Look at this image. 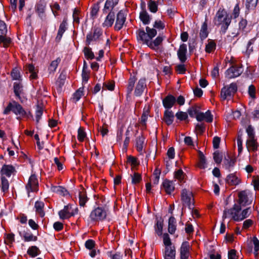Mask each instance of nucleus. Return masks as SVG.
<instances>
[{
  "label": "nucleus",
  "instance_id": "obj_1",
  "mask_svg": "<svg viewBox=\"0 0 259 259\" xmlns=\"http://www.w3.org/2000/svg\"><path fill=\"white\" fill-rule=\"evenodd\" d=\"M11 112L17 116V119L32 117L30 111L26 110L19 103L14 100L8 103L3 111V114L8 115Z\"/></svg>",
  "mask_w": 259,
  "mask_h": 259
},
{
  "label": "nucleus",
  "instance_id": "obj_2",
  "mask_svg": "<svg viewBox=\"0 0 259 259\" xmlns=\"http://www.w3.org/2000/svg\"><path fill=\"white\" fill-rule=\"evenodd\" d=\"M231 22L227 11L223 9H219L213 19V23L217 26H221V31L225 33Z\"/></svg>",
  "mask_w": 259,
  "mask_h": 259
},
{
  "label": "nucleus",
  "instance_id": "obj_3",
  "mask_svg": "<svg viewBox=\"0 0 259 259\" xmlns=\"http://www.w3.org/2000/svg\"><path fill=\"white\" fill-rule=\"evenodd\" d=\"M146 31L144 29H139L137 32V39L143 44L149 46L150 41L157 34V31L154 28L148 26L146 27Z\"/></svg>",
  "mask_w": 259,
  "mask_h": 259
},
{
  "label": "nucleus",
  "instance_id": "obj_4",
  "mask_svg": "<svg viewBox=\"0 0 259 259\" xmlns=\"http://www.w3.org/2000/svg\"><path fill=\"white\" fill-rule=\"evenodd\" d=\"M241 205L235 204L232 208L225 209L224 211L223 218L224 220L227 218L231 219L234 221H240Z\"/></svg>",
  "mask_w": 259,
  "mask_h": 259
},
{
  "label": "nucleus",
  "instance_id": "obj_5",
  "mask_svg": "<svg viewBox=\"0 0 259 259\" xmlns=\"http://www.w3.org/2000/svg\"><path fill=\"white\" fill-rule=\"evenodd\" d=\"M103 31L101 28L94 27L91 31L87 34L85 39V45L87 46L91 45L93 42H97L101 40Z\"/></svg>",
  "mask_w": 259,
  "mask_h": 259
},
{
  "label": "nucleus",
  "instance_id": "obj_6",
  "mask_svg": "<svg viewBox=\"0 0 259 259\" xmlns=\"http://www.w3.org/2000/svg\"><path fill=\"white\" fill-rule=\"evenodd\" d=\"M181 200L183 206L188 207L190 209H193L194 206V199L192 192L186 189L182 190L181 193Z\"/></svg>",
  "mask_w": 259,
  "mask_h": 259
},
{
  "label": "nucleus",
  "instance_id": "obj_7",
  "mask_svg": "<svg viewBox=\"0 0 259 259\" xmlns=\"http://www.w3.org/2000/svg\"><path fill=\"white\" fill-rule=\"evenodd\" d=\"M106 216V210L101 207H98L91 211L90 219L93 222H99L104 220Z\"/></svg>",
  "mask_w": 259,
  "mask_h": 259
},
{
  "label": "nucleus",
  "instance_id": "obj_8",
  "mask_svg": "<svg viewBox=\"0 0 259 259\" xmlns=\"http://www.w3.org/2000/svg\"><path fill=\"white\" fill-rule=\"evenodd\" d=\"M243 71L242 65H232L225 72V76L228 79H232L240 76Z\"/></svg>",
  "mask_w": 259,
  "mask_h": 259
},
{
  "label": "nucleus",
  "instance_id": "obj_9",
  "mask_svg": "<svg viewBox=\"0 0 259 259\" xmlns=\"http://www.w3.org/2000/svg\"><path fill=\"white\" fill-rule=\"evenodd\" d=\"M78 208L72 209V205L68 204L64 206L62 210L59 211V215L61 219L65 220L74 215L77 213Z\"/></svg>",
  "mask_w": 259,
  "mask_h": 259
},
{
  "label": "nucleus",
  "instance_id": "obj_10",
  "mask_svg": "<svg viewBox=\"0 0 259 259\" xmlns=\"http://www.w3.org/2000/svg\"><path fill=\"white\" fill-rule=\"evenodd\" d=\"M237 90V86L235 83H232L228 87L223 88L221 92V97L225 100L228 97L233 95Z\"/></svg>",
  "mask_w": 259,
  "mask_h": 259
},
{
  "label": "nucleus",
  "instance_id": "obj_11",
  "mask_svg": "<svg viewBox=\"0 0 259 259\" xmlns=\"http://www.w3.org/2000/svg\"><path fill=\"white\" fill-rule=\"evenodd\" d=\"M26 189L27 192H36L38 190V182L36 176L33 174L29 177L28 182L26 185Z\"/></svg>",
  "mask_w": 259,
  "mask_h": 259
},
{
  "label": "nucleus",
  "instance_id": "obj_12",
  "mask_svg": "<svg viewBox=\"0 0 259 259\" xmlns=\"http://www.w3.org/2000/svg\"><path fill=\"white\" fill-rule=\"evenodd\" d=\"M126 20V14L124 12L121 10L117 15L116 20L114 26L116 30H120L123 26Z\"/></svg>",
  "mask_w": 259,
  "mask_h": 259
},
{
  "label": "nucleus",
  "instance_id": "obj_13",
  "mask_svg": "<svg viewBox=\"0 0 259 259\" xmlns=\"http://www.w3.org/2000/svg\"><path fill=\"white\" fill-rule=\"evenodd\" d=\"M13 89L15 96L20 102H23L24 91L22 84L19 82H15L14 83Z\"/></svg>",
  "mask_w": 259,
  "mask_h": 259
},
{
  "label": "nucleus",
  "instance_id": "obj_14",
  "mask_svg": "<svg viewBox=\"0 0 259 259\" xmlns=\"http://www.w3.org/2000/svg\"><path fill=\"white\" fill-rule=\"evenodd\" d=\"M161 189H163L167 194H170L175 190V184L172 181L167 179L164 180L162 184Z\"/></svg>",
  "mask_w": 259,
  "mask_h": 259
},
{
  "label": "nucleus",
  "instance_id": "obj_15",
  "mask_svg": "<svg viewBox=\"0 0 259 259\" xmlns=\"http://www.w3.org/2000/svg\"><path fill=\"white\" fill-rule=\"evenodd\" d=\"M236 161V158L228 153L224 158L223 166L226 169L229 170L234 166Z\"/></svg>",
  "mask_w": 259,
  "mask_h": 259
},
{
  "label": "nucleus",
  "instance_id": "obj_16",
  "mask_svg": "<svg viewBox=\"0 0 259 259\" xmlns=\"http://www.w3.org/2000/svg\"><path fill=\"white\" fill-rule=\"evenodd\" d=\"M146 88V80L145 78H141L138 81L136 86L135 95L136 96H140Z\"/></svg>",
  "mask_w": 259,
  "mask_h": 259
},
{
  "label": "nucleus",
  "instance_id": "obj_17",
  "mask_svg": "<svg viewBox=\"0 0 259 259\" xmlns=\"http://www.w3.org/2000/svg\"><path fill=\"white\" fill-rule=\"evenodd\" d=\"M187 52V45L183 44L180 45L178 51L177 55L181 63H184L187 60L186 54Z\"/></svg>",
  "mask_w": 259,
  "mask_h": 259
},
{
  "label": "nucleus",
  "instance_id": "obj_18",
  "mask_svg": "<svg viewBox=\"0 0 259 259\" xmlns=\"http://www.w3.org/2000/svg\"><path fill=\"white\" fill-rule=\"evenodd\" d=\"M190 246L187 241L183 242L180 249L181 259H188L189 256Z\"/></svg>",
  "mask_w": 259,
  "mask_h": 259
},
{
  "label": "nucleus",
  "instance_id": "obj_19",
  "mask_svg": "<svg viewBox=\"0 0 259 259\" xmlns=\"http://www.w3.org/2000/svg\"><path fill=\"white\" fill-rule=\"evenodd\" d=\"M176 102V98L171 95H167L162 100L163 105L166 109L171 108Z\"/></svg>",
  "mask_w": 259,
  "mask_h": 259
},
{
  "label": "nucleus",
  "instance_id": "obj_20",
  "mask_svg": "<svg viewBox=\"0 0 259 259\" xmlns=\"http://www.w3.org/2000/svg\"><path fill=\"white\" fill-rule=\"evenodd\" d=\"M197 120L198 121L204 120L207 122H211L213 120V115L209 110H207L205 113L200 112L197 116Z\"/></svg>",
  "mask_w": 259,
  "mask_h": 259
},
{
  "label": "nucleus",
  "instance_id": "obj_21",
  "mask_svg": "<svg viewBox=\"0 0 259 259\" xmlns=\"http://www.w3.org/2000/svg\"><path fill=\"white\" fill-rule=\"evenodd\" d=\"M46 7V3L44 1L42 0L37 2L35 6V11L41 18H42L45 16Z\"/></svg>",
  "mask_w": 259,
  "mask_h": 259
},
{
  "label": "nucleus",
  "instance_id": "obj_22",
  "mask_svg": "<svg viewBox=\"0 0 259 259\" xmlns=\"http://www.w3.org/2000/svg\"><path fill=\"white\" fill-rule=\"evenodd\" d=\"M249 194V192L247 190L242 191L238 193V202L240 205H245L248 203V196Z\"/></svg>",
  "mask_w": 259,
  "mask_h": 259
},
{
  "label": "nucleus",
  "instance_id": "obj_23",
  "mask_svg": "<svg viewBox=\"0 0 259 259\" xmlns=\"http://www.w3.org/2000/svg\"><path fill=\"white\" fill-rule=\"evenodd\" d=\"M19 234L25 242L36 241L37 239V237L34 236L30 232L19 231Z\"/></svg>",
  "mask_w": 259,
  "mask_h": 259
},
{
  "label": "nucleus",
  "instance_id": "obj_24",
  "mask_svg": "<svg viewBox=\"0 0 259 259\" xmlns=\"http://www.w3.org/2000/svg\"><path fill=\"white\" fill-rule=\"evenodd\" d=\"M163 255L164 259H175L176 249L175 246L165 247Z\"/></svg>",
  "mask_w": 259,
  "mask_h": 259
},
{
  "label": "nucleus",
  "instance_id": "obj_25",
  "mask_svg": "<svg viewBox=\"0 0 259 259\" xmlns=\"http://www.w3.org/2000/svg\"><path fill=\"white\" fill-rule=\"evenodd\" d=\"M15 171V168L13 166L5 164L3 166L1 172L2 176L5 175L8 177H10Z\"/></svg>",
  "mask_w": 259,
  "mask_h": 259
},
{
  "label": "nucleus",
  "instance_id": "obj_26",
  "mask_svg": "<svg viewBox=\"0 0 259 259\" xmlns=\"http://www.w3.org/2000/svg\"><path fill=\"white\" fill-rule=\"evenodd\" d=\"M44 203L42 201H37L35 203L34 207L35 211L41 218L44 217L45 215V212L44 210Z\"/></svg>",
  "mask_w": 259,
  "mask_h": 259
},
{
  "label": "nucleus",
  "instance_id": "obj_27",
  "mask_svg": "<svg viewBox=\"0 0 259 259\" xmlns=\"http://www.w3.org/2000/svg\"><path fill=\"white\" fill-rule=\"evenodd\" d=\"M174 115L171 111L166 110L164 113L163 120L167 124L169 125L171 124L174 121Z\"/></svg>",
  "mask_w": 259,
  "mask_h": 259
},
{
  "label": "nucleus",
  "instance_id": "obj_28",
  "mask_svg": "<svg viewBox=\"0 0 259 259\" xmlns=\"http://www.w3.org/2000/svg\"><path fill=\"white\" fill-rule=\"evenodd\" d=\"M246 147L248 151H256L257 149V143L256 140L248 139L246 141Z\"/></svg>",
  "mask_w": 259,
  "mask_h": 259
},
{
  "label": "nucleus",
  "instance_id": "obj_29",
  "mask_svg": "<svg viewBox=\"0 0 259 259\" xmlns=\"http://www.w3.org/2000/svg\"><path fill=\"white\" fill-rule=\"evenodd\" d=\"M177 228V222L176 219L171 216L168 220V231L171 234H173L175 233Z\"/></svg>",
  "mask_w": 259,
  "mask_h": 259
},
{
  "label": "nucleus",
  "instance_id": "obj_30",
  "mask_svg": "<svg viewBox=\"0 0 259 259\" xmlns=\"http://www.w3.org/2000/svg\"><path fill=\"white\" fill-rule=\"evenodd\" d=\"M66 19H64L62 23L60 24L57 35L56 37V39L58 41H60L62 37L63 34L66 29Z\"/></svg>",
  "mask_w": 259,
  "mask_h": 259
},
{
  "label": "nucleus",
  "instance_id": "obj_31",
  "mask_svg": "<svg viewBox=\"0 0 259 259\" xmlns=\"http://www.w3.org/2000/svg\"><path fill=\"white\" fill-rule=\"evenodd\" d=\"M186 176V174L181 169H179L174 172V178L178 180L180 184L185 182Z\"/></svg>",
  "mask_w": 259,
  "mask_h": 259
},
{
  "label": "nucleus",
  "instance_id": "obj_32",
  "mask_svg": "<svg viewBox=\"0 0 259 259\" xmlns=\"http://www.w3.org/2000/svg\"><path fill=\"white\" fill-rule=\"evenodd\" d=\"M227 182L232 186L237 185L240 183V180L234 174H230L227 177Z\"/></svg>",
  "mask_w": 259,
  "mask_h": 259
},
{
  "label": "nucleus",
  "instance_id": "obj_33",
  "mask_svg": "<svg viewBox=\"0 0 259 259\" xmlns=\"http://www.w3.org/2000/svg\"><path fill=\"white\" fill-rule=\"evenodd\" d=\"M163 40L161 36H158L154 40H151L149 45V47L152 49L156 50L158 47L160 45Z\"/></svg>",
  "mask_w": 259,
  "mask_h": 259
},
{
  "label": "nucleus",
  "instance_id": "obj_34",
  "mask_svg": "<svg viewBox=\"0 0 259 259\" xmlns=\"http://www.w3.org/2000/svg\"><path fill=\"white\" fill-rule=\"evenodd\" d=\"M61 59L60 57L57 58L56 60L52 61L49 67H48V71L50 73H54L57 67L58 66V65L61 62Z\"/></svg>",
  "mask_w": 259,
  "mask_h": 259
},
{
  "label": "nucleus",
  "instance_id": "obj_35",
  "mask_svg": "<svg viewBox=\"0 0 259 259\" xmlns=\"http://www.w3.org/2000/svg\"><path fill=\"white\" fill-rule=\"evenodd\" d=\"M208 32L207 30V20L205 19V21L202 24L200 31L199 35L201 39L206 38L208 36Z\"/></svg>",
  "mask_w": 259,
  "mask_h": 259
},
{
  "label": "nucleus",
  "instance_id": "obj_36",
  "mask_svg": "<svg viewBox=\"0 0 259 259\" xmlns=\"http://www.w3.org/2000/svg\"><path fill=\"white\" fill-rule=\"evenodd\" d=\"M115 16L114 13L110 12L107 16L106 19L103 23L104 26L107 27H111L114 22Z\"/></svg>",
  "mask_w": 259,
  "mask_h": 259
},
{
  "label": "nucleus",
  "instance_id": "obj_37",
  "mask_svg": "<svg viewBox=\"0 0 259 259\" xmlns=\"http://www.w3.org/2000/svg\"><path fill=\"white\" fill-rule=\"evenodd\" d=\"M78 197L80 206H84L88 199L87 196L86 192L83 189H82L81 191H79Z\"/></svg>",
  "mask_w": 259,
  "mask_h": 259
},
{
  "label": "nucleus",
  "instance_id": "obj_38",
  "mask_svg": "<svg viewBox=\"0 0 259 259\" xmlns=\"http://www.w3.org/2000/svg\"><path fill=\"white\" fill-rule=\"evenodd\" d=\"M116 0H107L105 4L104 12L108 13V11L112 10L117 4Z\"/></svg>",
  "mask_w": 259,
  "mask_h": 259
},
{
  "label": "nucleus",
  "instance_id": "obj_39",
  "mask_svg": "<svg viewBox=\"0 0 259 259\" xmlns=\"http://www.w3.org/2000/svg\"><path fill=\"white\" fill-rule=\"evenodd\" d=\"M51 190L54 193L62 195L63 196L67 194V190L63 187L60 186H52Z\"/></svg>",
  "mask_w": 259,
  "mask_h": 259
},
{
  "label": "nucleus",
  "instance_id": "obj_40",
  "mask_svg": "<svg viewBox=\"0 0 259 259\" xmlns=\"http://www.w3.org/2000/svg\"><path fill=\"white\" fill-rule=\"evenodd\" d=\"M28 254L32 257H34L40 253L39 248L36 246H32L27 250Z\"/></svg>",
  "mask_w": 259,
  "mask_h": 259
},
{
  "label": "nucleus",
  "instance_id": "obj_41",
  "mask_svg": "<svg viewBox=\"0 0 259 259\" xmlns=\"http://www.w3.org/2000/svg\"><path fill=\"white\" fill-rule=\"evenodd\" d=\"M140 19L145 25L149 24L151 18L146 11H142L140 14Z\"/></svg>",
  "mask_w": 259,
  "mask_h": 259
},
{
  "label": "nucleus",
  "instance_id": "obj_42",
  "mask_svg": "<svg viewBox=\"0 0 259 259\" xmlns=\"http://www.w3.org/2000/svg\"><path fill=\"white\" fill-rule=\"evenodd\" d=\"M149 111L148 109L144 110L140 121V123L143 128H146V121L149 116Z\"/></svg>",
  "mask_w": 259,
  "mask_h": 259
},
{
  "label": "nucleus",
  "instance_id": "obj_43",
  "mask_svg": "<svg viewBox=\"0 0 259 259\" xmlns=\"http://www.w3.org/2000/svg\"><path fill=\"white\" fill-rule=\"evenodd\" d=\"M11 42V38L7 36L6 34L0 35V44L2 45L3 47H8Z\"/></svg>",
  "mask_w": 259,
  "mask_h": 259
},
{
  "label": "nucleus",
  "instance_id": "obj_44",
  "mask_svg": "<svg viewBox=\"0 0 259 259\" xmlns=\"http://www.w3.org/2000/svg\"><path fill=\"white\" fill-rule=\"evenodd\" d=\"M144 143V137L143 135L139 136L136 139V146L139 152L142 151Z\"/></svg>",
  "mask_w": 259,
  "mask_h": 259
},
{
  "label": "nucleus",
  "instance_id": "obj_45",
  "mask_svg": "<svg viewBox=\"0 0 259 259\" xmlns=\"http://www.w3.org/2000/svg\"><path fill=\"white\" fill-rule=\"evenodd\" d=\"M136 80L137 78L135 76H131L129 78L127 86V92L128 94H131L133 91Z\"/></svg>",
  "mask_w": 259,
  "mask_h": 259
},
{
  "label": "nucleus",
  "instance_id": "obj_46",
  "mask_svg": "<svg viewBox=\"0 0 259 259\" xmlns=\"http://www.w3.org/2000/svg\"><path fill=\"white\" fill-rule=\"evenodd\" d=\"M199 160L198 163V166L200 168L204 169L206 167V159L204 155L201 151L199 152Z\"/></svg>",
  "mask_w": 259,
  "mask_h": 259
},
{
  "label": "nucleus",
  "instance_id": "obj_47",
  "mask_svg": "<svg viewBox=\"0 0 259 259\" xmlns=\"http://www.w3.org/2000/svg\"><path fill=\"white\" fill-rule=\"evenodd\" d=\"M83 95V88H80L73 95L72 98L74 102L78 101Z\"/></svg>",
  "mask_w": 259,
  "mask_h": 259
},
{
  "label": "nucleus",
  "instance_id": "obj_48",
  "mask_svg": "<svg viewBox=\"0 0 259 259\" xmlns=\"http://www.w3.org/2000/svg\"><path fill=\"white\" fill-rule=\"evenodd\" d=\"M9 188V183L8 180L4 176L1 177V188L3 192H7Z\"/></svg>",
  "mask_w": 259,
  "mask_h": 259
},
{
  "label": "nucleus",
  "instance_id": "obj_49",
  "mask_svg": "<svg viewBox=\"0 0 259 259\" xmlns=\"http://www.w3.org/2000/svg\"><path fill=\"white\" fill-rule=\"evenodd\" d=\"M188 112L191 117H196L197 119V116L200 112H199L198 107L192 106L188 109Z\"/></svg>",
  "mask_w": 259,
  "mask_h": 259
},
{
  "label": "nucleus",
  "instance_id": "obj_50",
  "mask_svg": "<svg viewBox=\"0 0 259 259\" xmlns=\"http://www.w3.org/2000/svg\"><path fill=\"white\" fill-rule=\"evenodd\" d=\"M83 53L87 59H93L95 58L94 53L92 52L91 48L87 46L84 48Z\"/></svg>",
  "mask_w": 259,
  "mask_h": 259
},
{
  "label": "nucleus",
  "instance_id": "obj_51",
  "mask_svg": "<svg viewBox=\"0 0 259 259\" xmlns=\"http://www.w3.org/2000/svg\"><path fill=\"white\" fill-rule=\"evenodd\" d=\"M216 47V44L213 40H210L205 47V51L207 53H210L213 52Z\"/></svg>",
  "mask_w": 259,
  "mask_h": 259
},
{
  "label": "nucleus",
  "instance_id": "obj_52",
  "mask_svg": "<svg viewBox=\"0 0 259 259\" xmlns=\"http://www.w3.org/2000/svg\"><path fill=\"white\" fill-rule=\"evenodd\" d=\"M86 137V133L84 129L80 127L78 130L77 139L79 142H83Z\"/></svg>",
  "mask_w": 259,
  "mask_h": 259
},
{
  "label": "nucleus",
  "instance_id": "obj_53",
  "mask_svg": "<svg viewBox=\"0 0 259 259\" xmlns=\"http://www.w3.org/2000/svg\"><path fill=\"white\" fill-rule=\"evenodd\" d=\"M149 10L152 13H156L158 10L157 4L155 2L150 0L148 3Z\"/></svg>",
  "mask_w": 259,
  "mask_h": 259
},
{
  "label": "nucleus",
  "instance_id": "obj_54",
  "mask_svg": "<svg viewBox=\"0 0 259 259\" xmlns=\"http://www.w3.org/2000/svg\"><path fill=\"white\" fill-rule=\"evenodd\" d=\"M114 83L112 81L105 82L103 84L102 91L106 90L113 91L114 89Z\"/></svg>",
  "mask_w": 259,
  "mask_h": 259
},
{
  "label": "nucleus",
  "instance_id": "obj_55",
  "mask_svg": "<svg viewBox=\"0 0 259 259\" xmlns=\"http://www.w3.org/2000/svg\"><path fill=\"white\" fill-rule=\"evenodd\" d=\"M163 243L164 244L165 247L173 246L172 245L171 240H170L168 234L164 233L163 234Z\"/></svg>",
  "mask_w": 259,
  "mask_h": 259
},
{
  "label": "nucleus",
  "instance_id": "obj_56",
  "mask_svg": "<svg viewBox=\"0 0 259 259\" xmlns=\"http://www.w3.org/2000/svg\"><path fill=\"white\" fill-rule=\"evenodd\" d=\"M258 0H246V8L249 10L250 9L254 8L257 4Z\"/></svg>",
  "mask_w": 259,
  "mask_h": 259
},
{
  "label": "nucleus",
  "instance_id": "obj_57",
  "mask_svg": "<svg viewBox=\"0 0 259 259\" xmlns=\"http://www.w3.org/2000/svg\"><path fill=\"white\" fill-rule=\"evenodd\" d=\"M251 213V209L250 207L247 208L240 211V221L249 217Z\"/></svg>",
  "mask_w": 259,
  "mask_h": 259
},
{
  "label": "nucleus",
  "instance_id": "obj_58",
  "mask_svg": "<svg viewBox=\"0 0 259 259\" xmlns=\"http://www.w3.org/2000/svg\"><path fill=\"white\" fill-rule=\"evenodd\" d=\"M165 27L164 23L162 22L160 20H156L153 24V28L156 30V29L160 30H162Z\"/></svg>",
  "mask_w": 259,
  "mask_h": 259
},
{
  "label": "nucleus",
  "instance_id": "obj_59",
  "mask_svg": "<svg viewBox=\"0 0 259 259\" xmlns=\"http://www.w3.org/2000/svg\"><path fill=\"white\" fill-rule=\"evenodd\" d=\"M132 182L133 184H138L142 180L141 175L139 173L135 172L134 175L132 176Z\"/></svg>",
  "mask_w": 259,
  "mask_h": 259
},
{
  "label": "nucleus",
  "instance_id": "obj_60",
  "mask_svg": "<svg viewBox=\"0 0 259 259\" xmlns=\"http://www.w3.org/2000/svg\"><path fill=\"white\" fill-rule=\"evenodd\" d=\"M163 228V224L162 222L157 221L155 226V230L158 236H160L162 234Z\"/></svg>",
  "mask_w": 259,
  "mask_h": 259
},
{
  "label": "nucleus",
  "instance_id": "obj_61",
  "mask_svg": "<svg viewBox=\"0 0 259 259\" xmlns=\"http://www.w3.org/2000/svg\"><path fill=\"white\" fill-rule=\"evenodd\" d=\"M252 242L254 245V251L255 256L258 255V251L259 250V240L256 237H253Z\"/></svg>",
  "mask_w": 259,
  "mask_h": 259
},
{
  "label": "nucleus",
  "instance_id": "obj_62",
  "mask_svg": "<svg viewBox=\"0 0 259 259\" xmlns=\"http://www.w3.org/2000/svg\"><path fill=\"white\" fill-rule=\"evenodd\" d=\"M111 259H122V255L120 252L110 251L108 253Z\"/></svg>",
  "mask_w": 259,
  "mask_h": 259
},
{
  "label": "nucleus",
  "instance_id": "obj_63",
  "mask_svg": "<svg viewBox=\"0 0 259 259\" xmlns=\"http://www.w3.org/2000/svg\"><path fill=\"white\" fill-rule=\"evenodd\" d=\"M176 116L180 120H185L188 118V114L186 112L179 111L176 114Z\"/></svg>",
  "mask_w": 259,
  "mask_h": 259
},
{
  "label": "nucleus",
  "instance_id": "obj_64",
  "mask_svg": "<svg viewBox=\"0 0 259 259\" xmlns=\"http://www.w3.org/2000/svg\"><path fill=\"white\" fill-rule=\"evenodd\" d=\"M213 159L214 161L218 164H220L222 162V155L218 151H215L213 153Z\"/></svg>",
  "mask_w": 259,
  "mask_h": 259
}]
</instances>
